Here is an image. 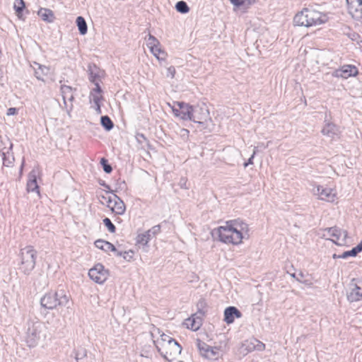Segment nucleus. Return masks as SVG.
<instances>
[{
  "instance_id": "obj_45",
  "label": "nucleus",
  "mask_w": 362,
  "mask_h": 362,
  "mask_svg": "<svg viewBox=\"0 0 362 362\" xmlns=\"http://www.w3.org/2000/svg\"><path fill=\"white\" fill-rule=\"evenodd\" d=\"M89 71H90V76H89L90 81L95 83H97L95 81L97 74L94 72V70L90 66L89 67Z\"/></svg>"
},
{
  "instance_id": "obj_32",
  "label": "nucleus",
  "mask_w": 362,
  "mask_h": 362,
  "mask_svg": "<svg viewBox=\"0 0 362 362\" xmlns=\"http://www.w3.org/2000/svg\"><path fill=\"white\" fill-rule=\"evenodd\" d=\"M13 8L16 11V15L19 18H21L22 11L25 8V2L23 0H15L13 4Z\"/></svg>"
},
{
  "instance_id": "obj_28",
  "label": "nucleus",
  "mask_w": 362,
  "mask_h": 362,
  "mask_svg": "<svg viewBox=\"0 0 362 362\" xmlns=\"http://www.w3.org/2000/svg\"><path fill=\"white\" fill-rule=\"evenodd\" d=\"M175 339L170 337V336L165 334H162L159 339L154 341V344L158 350L160 349L161 346L167 345L168 344H170L171 341H173Z\"/></svg>"
},
{
  "instance_id": "obj_42",
  "label": "nucleus",
  "mask_w": 362,
  "mask_h": 362,
  "mask_svg": "<svg viewBox=\"0 0 362 362\" xmlns=\"http://www.w3.org/2000/svg\"><path fill=\"white\" fill-rule=\"evenodd\" d=\"M257 3V0H243V6L245 8H250L252 5Z\"/></svg>"
},
{
  "instance_id": "obj_22",
  "label": "nucleus",
  "mask_w": 362,
  "mask_h": 362,
  "mask_svg": "<svg viewBox=\"0 0 362 362\" xmlns=\"http://www.w3.org/2000/svg\"><path fill=\"white\" fill-rule=\"evenodd\" d=\"M202 324V318L197 316V314L192 315L189 318L186 319L184 322V325L187 329H190L192 331H197L199 329Z\"/></svg>"
},
{
  "instance_id": "obj_25",
  "label": "nucleus",
  "mask_w": 362,
  "mask_h": 362,
  "mask_svg": "<svg viewBox=\"0 0 362 362\" xmlns=\"http://www.w3.org/2000/svg\"><path fill=\"white\" fill-rule=\"evenodd\" d=\"M61 93L65 104L66 100L71 102L74 100L73 89L71 86H61Z\"/></svg>"
},
{
  "instance_id": "obj_41",
  "label": "nucleus",
  "mask_w": 362,
  "mask_h": 362,
  "mask_svg": "<svg viewBox=\"0 0 362 362\" xmlns=\"http://www.w3.org/2000/svg\"><path fill=\"white\" fill-rule=\"evenodd\" d=\"M134 252L132 250L124 251L123 258L127 261H130L133 258Z\"/></svg>"
},
{
  "instance_id": "obj_51",
  "label": "nucleus",
  "mask_w": 362,
  "mask_h": 362,
  "mask_svg": "<svg viewBox=\"0 0 362 362\" xmlns=\"http://www.w3.org/2000/svg\"><path fill=\"white\" fill-rule=\"evenodd\" d=\"M254 157L255 156H251V157L247 160L248 163H250V165L253 164V158H254Z\"/></svg>"
},
{
  "instance_id": "obj_52",
  "label": "nucleus",
  "mask_w": 362,
  "mask_h": 362,
  "mask_svg": "<svg viewBox=\"0 0 362 362\" xmlns=\"http://www.w3.org/2000/svg\"><path fill=\"white\" fill-rule=\"evenodd\" d=\"M115 252H116V255L117 256L123 257L124 252H119V251H117V250Z\"/></svg>"
},
{
  "instance_id": "obj_9",
  "label": "nucleus",
  "mask_w": 362,
  "mask_h": 362,
  "mask_svg": "<svg viewBox=\"0 0 362 362\" xmlns=\"http://www.w3.org/2000/svg\"><path fill=\"white\" fill-rule=\"evenodd\" d=\"M180 345L174 340L167 345L161 346L158 351L168 361H173L181 354Z\"/></svg>"
},
{
  "instance_id": "obj_15",
  "label": "nucleus",
  "mask_w": 362,
  "mask_h": 362,
  "mask_svg": "<svg viewBox=\"0 0 362 362\" xmlns=\"http://www.w3.org/2000/svg\"><path fill=\"white\" fill-rule=\"evenodd\" d=\"M321 133L327 138L334 140L339 138L340 131L337 125L332 122L325 121V124L321 130Z\"/></svg>"
},
{
  "instance_id": "obj_3",
  "label": "nucleus",
  "mask_w": 362,
  "mask_h": 362,
  "mask_svg": "<svg viewBox=\"0 0 362 362\" xmlns=\"http://www.w3.org/2000/svg\"><path fill=\"white\" fill-rule=\"evenodd\" d=\"M69 298L64 290H58L56 291H50L45 294L40 299V305L42 307L53 310L58 307L69 308Z\"/></svg>"
},
{
  "instance_id": "obj_18",
  "label": "nucleus",
  "mask_w": 362,
  "mask_h": 362,
  "mask_svg": "<svg viewBox=\"0 0 362 362\" xmlns=\"http://www.w3.org/2000/svg\"><path fill=\"white\" fill-rule=\"evenodd\" d=\"M39 174V169L37 168H33L28 175V180L27 182V191L36 192L40 195L39 187L37 183V176Z\"/></svg>"
},
{
  "instance_id": "obj_19",
  "label": "nucleus",
  "mask_w": 362,
  "mask_h": 362,
  "mask_svg": "<svg viewBox=\"0 0 362 362\" xmlns=\"http://www.w3.org/2000/svg\"><path fill=\"white\" fill-rule=\"evenodd\" d=\"M108 208L115 214L122 215L126 211V206L123 201L117 195L113 194L111 204Z\"/></svg>"
},
{
  "instance_id": "obj_47",
  "label": "nucleus",
  "mask_w": 362,
  "mask_h": 362,
  "mask_svg": "<svg viewBox=\"0 0 362 362\" xmlns=\"http://www.w3.org/2000/svg\"><path fill=\"white\" fill-rule=\"evenodd\" d=\"M172 110L175 116L178 117L181 119V114H180V107L177 108L175 106L172 107Z\"/></svg>"
},
{
  "instance_id": "obj_37",
  "label": "nucleus",
  "mask_w": 362,
  "mask_h": 362,
  "mask_svg": "<svg viewBox=\"0 0 362 362\" xmlns=\"http://www.w3.org/2000/svg\"><path fill=\"white\" fill-rule=\"evenodd\" d=\"M175 8L181 13H187L189 11L187 3L183 1H178L175 5Z\"/></svg>"
},
{
  "instance_id": "obj_31",
  "label": "nucleus",
  "mask_w": 362,
  "mask_h": 362,
  "mask_svg": "<svg viewBox=\"0 0 362 362\" xmlns=\"http://www.w3.org/2000/svg\"><path fill=\"white\" fill-rule=\"evenodd\" d=\"M76 24L79 30V33L81 35H85L87 33V24L85 19L82 16H78L76 18Z\"/></svg>"
},
{
  "instance_id": "obj_17",
  "label": "nucleus",
  "mask_w": 362,
  "mask_h": 362,
  "mask_svg": "<svg viewBox=\"0 0 362 362\" xmlns=\"http://www.w3.org/2000/svg\"><path fill=\"white\" fill-rule=\"evenodd\" d=\"M351 290L347 294V298L351 302L358 301L362 299V279L357 280L351 284Z\"/></svg>"
},
{
  "instance_id": "obj_13",
  "label": "nucleus",
  "mask_w": 362,
  "mask_h": 362,
  "mask_svg": "<svg viewBox=\"0 0 362 362\" xmlns=\"http://www.w3.org/2000/svg\"><path fill=\"white\" fill-rule=\"evenodd\" d=\"M349 13L352 18L359 20L362 18V0H346Z\"/></svg>"
},
{
  "instance_id": "obj_50",
  "label": "nucleus",
  "mask_w": 362,
  "mask_h": 362,
  "mask_svg": "<svg viewBox=\"0 0 362 362\" xmlns=\"http://www.w3.org/2000/svg\"><path fill=\"white\" fill-rule=\"evenodd\" d=\"M296 280H297V281H300V282H301V281H300L298 278H296ZM302 283H303V284H305V285H308V286H311V284H311L310 282H309V281H308V280H305V281H302Z\"/></svg>"
},
{
  "instance_id": "obj_10",
  "label": "nucleus",
  "mask_w": 362,
  "mask_h": 362,
  "mask_svg": "<svg viewBox=\"0 0 362 362\" xmlns=\"http://www.w3.org/2000/svg\"><path fill=\"white\" fill-rule=\"evenodd\" d=\"M89 277L95 283L103 284L109 276V272L101 264H95L88 272Z\"/></svg>"
},
{
  "instance_id": "obj_1",
  "label": "nucleus",
  "mask_w": 362,
  "mask_h": 362,
  "mask_svg": "<svg viewBox=\"0 0 362 362\" xmlns=\"http://www.w3.org/2000/svg\"><path fill=\"white\" fill-rule=\"evenodd\" d=\"M219 240L233 245L242 243L243 239L249 238V226L240 220H231L216 229Z\"/></svg>"
},
{
  "instance_id": "obj_20",
  "label": "nucleus",
  "mask_w": 362,
  "mask_h": 362,
  "mask_svg": "<svg viewBox=\"0 0 362 362\" xmlns=\"http://www.w3.org/2000/svg\"><path fill=\"white\" fill-rule=\"evenodd\" d=\"M33 66L35 76L39 81H45L44 77L47 76L51 73V69L49 66L42 65L37 62H34Z\"/></svg>"
},
{
  "instance_id": "obj_33",
  "label": "nucleus",
  "mask_w": 362,
  "mask_h": 362,
  "mask_svg": "<svg viewBox=\"0 0 362 362\" xmlns=\"http://www.w3.org/2000/svg\"><path fill=\"white\" fill-rule=\"evenodd\" d=\"M146 45L150 50H151L153 49L154 47L160 46V42L153 35L148 34V37L146 38Z\"/></svg>"
},
{
  "instance_id": "obj_46",
  "label": "nucleus",
  "mask_w": 362,
  "mask_h": 362,
  "mask_svg": "<svg viewBox=\"0 0 362 362\" xmlns=\"http://www.w3.org/2000/svg\"><path fill=\"white\" fill-rule=\"evenodd\" d=\"M18 113V110L16 107H10L7 110L6 115L11 116Z\"/></svg>"
},
{
  "instance_id": "obj_16",
  "label": "nucleus",
  "mask_w": 362,
  "mask_h": 362,
  "mask_svg": "<svg viewBox=\"0 0 362 362\" xmlns=\"http://www.w3.org/2000/svg\"><path fill=\"white\" fill-rule=\"evenodd\" d=\"M358 70L356 66L352 65H344L341 68L335 70L332 75L337 78H347L350 76H356Z\"/></svg>"
},
{
  "instance_id": "obj_48",
  "label": "nucleus",
  "mask_w": 362,
  "mask_h": 362,
  "mask_svg": "<svg viewBox=\"0 0 362 362\" xmlns=\"http://www.w3.org/2000/svg\"><path fill=\"white\" fill-rule=\"evenodd\" d=\"M230 3L236 7L243 6V0H230Z\"/></svg>"
},
{
  "instance_id": "obj_38",
  "label": "nucleus",
  "mask_w": 362,
  "mask_h": 362,
  "mask_svg": "<svg viewBox=\"0 0 362 362\" xmlns=\"http://www.w3.org/2000/svg\"><path fill=\"white\" fill-rule=\"evenodd\" d=\"M101 124L105 127L107 130H110L113 127V122L111 121L109 117L107 116H102L101 119Z\"/></svg>"
},
{
  "instance_id": "obj_53",
  "label": "nucleus",
  "mask_w": 362,
  "mask_h": 362,
  "mask_svg": "<svg viewBox=\"0 0 362 362\" xmlns=\"http://www.w3.org/2000/svg\"><path fill=\"white\" fill-rule=\"evenodd\" d=\"M332 257L334 259H341V255H337V254H334Z\"/></svg>"
},
{
  "instance_id": "obj_39",
  "label": "nucleus",
  "mask_w": 362,
  "mask_h": 362,
  "mask_svg": "<svg viewBox=\"0 0 362 362\" xmlns=\"http://www.w3.org/2000/svg\"><path fill=\"white\" fill-rule=\"evenodd\" d=\"M103 223L104 225L107 228L108 230L110 233H115L116 228L115 225L112 223L110 218H105L103 219Z\"/></svg>"
},
{
  "instance_id": "obj_8",
  "label": "nucleus",
  "mask_w": 362,
  "mask_h": 362,
  "mask_svg": "<svg viewBox=\"0 0 362 362\" xmlns=\"http://www.w3.org/2000/svg\"><path fill=\"white\" fill-rule=\"evenodd\" d=\"M312 192L317 199L322 201L334 202L337 199L336 190L332 188L317 185L313 187Z\"/></svg>"
},
{
  "instance_id": "obj_24",
  "label": "nucleus",
  "mask_w": 362,
  "mask_h": 362,
  "mask_svg": "<svg viewBox=\"0 0 362 362\" xmlns=\"http://www.w3.org/2000/svg\"><path fill=\"white\" fill-rule=\"evenodd\" d=\"M37 15L42 18V20L48 23H52L54 20L53 12L48 8H41L38 11Z\"/></svg>"
},
{
  "instance_id": "obj_34",
  "label": "nucleus",
  "mask_w": 362,
  "mask_h": 362,
  "mask_svg": "<svg viewBox=\"0 0 362 362\" xmlns=\"http://www.w3.org/2000/svg\"><path fill=\"white\" fill-rule=\"evenodd\" d=\"M2 156L4 165L6 167L11 166L14 161V157L12 153L8 151L7 152H3Z\"/></svg>"
},
{
  "instance_id": "obj_21",
  "label": "nucleus",
  "mask_w": 362,
  "mask_h": 362,
  "mask_svg": "<svg viewBox=\"0 0 362 362\" xmlns=\"http://www.w3.org/2000/svg\"><path fill=\"white\" fill-rule=\"evenodd\" d=\"M241 313L233 306L227 308L224 311V321L227 324H231L235 321V318L241 317Z\"/></svg>"
},
{
  "instance_id": "obj_11",
  "label": "nucleus",
  "mask_w": 362,
  "mask_h": 362,
  "mask_svg": "<svg viewBox=\"0 0 362 362\" xmlns=\"http://www.w3.org/2000/svg\"><path fill=\"white\" fill-rule=\"evenodd\" d=\"M198 348L202 356L209 360L216 361L221 356V351L218 347L210 346L205 343L199 342Z\"/></svg>"
},
{
  "instance_id": "obj_7",
  "label": "nucleus",
  "mask_w": 362,
  "mask_h": 362,
  "mask_svg": "<svg viewBox=\"0 0 362 362\" xmlns=\"http://www.w3.org/2000/svg\"><path fill=\"white\" fill-rule=\"evenodd\" d=\"M190 120L200 124H207L209 122H211L209 110L207 106L202 103L192 105Z\"/></svg>"
},
{
  "instance_id": "obj_35",
  "label": "nucleus",
  "mask_w": 362,
  "mask_h": 362,
  "mask_svg": "<svg viewBox=\"0 0 362 362\" xmlns=\"http://www.w3.org/2000/svg\"><path fill=\"white\" fill-rule=\"evenodd\" d=\"M151 53L158 59L165 60L166 57V53L161 49L160 46H157L151 50Z\"/></svg>"
},
{
  "instance_id": "obj_36",
  "label": "nucleus",
  "mask_w": 362,
  "mask_h": 362,
  "mask_svg": "<svg viewBox=\"0 0 362 362\" xmlns=\"http://www.w3.org/2000/svg\"><path fill=\"white\" fill-rule=\"evenodd\" d=\"M112 196L108 194V192H107L105 194H100L98 197L99 202L101 204L106 206L107 207L110 206L111 204Z\"/></svg>"
},
{
  "instance_id": "obj_14",
  "label": "nucleus",
  "mask_w": 362,
  "mask_h": 362,
  "mask_svg": "<svg viewBox=\"0 0 362 362\" xmlns=\"http://www.w3.org/2000/svg\"><path fill=\"white\" fill-rule=\"evenodd\" d=\"M101 88L98 83H95V88L90 92L89 100L90 103H93L92 106L97 114L101 113L100 101L103 100V95L101 94Z\"/></svg>"
},
{
  "instance_id": "obj_5",
  "label": "nucleus",
  "mask_w": 362,
  "mask_h": 362,
  "mask_svg": "<svg viewBox=\"0 0 362 362\" xmlns=\"http://www.w3.org/2000/svg\"><path fill=\"white\" fill-rule=\"evenodd\" d=\"M20 257L19 269L25 274H30L35 266L37 251L33 246H26L21 250Z\"/></svg>"
},
{
  "instance_id": "obj_6",
  "label": "nucleus",
  "mask_w": 362,
  "mask_h": 362,
  "mask_svg": "<svg viewBox=\"0 0 362 362\" xmlns=\"http://www.w3.org/2000/svg\"><path fill=\"white\" fill-rule=\"evenodd\" d=\"M321 235L325 239L331 240L338 245H346L349 243L347 231L337 227L324 229Z\"/></svg>"
},
{
  "instance_id": "obj_29",
  "label": "nucleus",
  "mask_w": 362,
  "mask_h": 362,
  "mask_svg": "<svg viewBox=\"0 0 362 362\" xmlns=\"http://www.w3.org/2000/svg\"><path fill=\"white\" fill-rule=\"evenodd\" d=\"M134 140L137 144V149H144L145 147L148 146V140L142 134L136 133L134 136Z\"/></svg>"
},
{
  "instance_id": "obj_49",
  "label": "nucleus",
  "mask_w": 362,
  "mask_h": 362,
  "mask_svg": "<svg viewBox=\"0 0 362 362\" xmlns=\"http://www.w3.org/2000/svg\"><path fill=\"white\" fill-rule=\"evenodd\" d=\"M180 134L182 136H187L189 134V131L186 129H181Z\"/></svg>"
},
{
  "instance_id": "obj_44",
  "label": "nucleus",
  "mask_w": 362,
  "mask_h": 362,
  "mask_svg": "<svg viewBox=\"0 0 362 362\" xmlns=\"http://www.w3.org/2000/svg\"><path fill=\"white\" fill-rule=\"evenodd\" d=\"M175 74V69L174 66H171L167 69V76L170 77L171 78H174Z\"/></svg>"
},
{
  "instance_id": "obj_54",
  "label": "nucleus",
  "mask_w": 362,
  "mask_h": 362,
  "mask_svg": "<svg viewBox=\"0 0 362 362\" xmlns=\"http://www.w3.org/2000/svg\"><path fill=\"white\" fill-rule=\"evenodd\" d=\"M257 153V147H254L253 153H252V156H255Z\"/></svg>"
},
{
  "instance_id": "obj_12",
  "label": "nucleus",
  "mask_w": 362,
  "mask_h": 362,
  "mask_svg": "<svg viewBox=\"0 0 362 362\" xmlns=\"http://www.w3.org/2000/svg\"><path fill=\"white\" fill-rule=\"evenodd\" d=\"M265 344L255 338H251L244 341L242 344V351L244 354H247L253 351H264L265 349Z\"/></svg>"
},
{
  "instance_id": "obj_23",
  "label": "nucleus",
  "mask_w": 362,
  "mask_h": 362,
  "mask_svg": "<svg viewBox=\"0 0 362 362\" xmlns=\"http://www.w3.org/2000/svg\"><path fill=\"white\" fill-rule=\"evenodd\" d=\"M176 105L180 107L181 119L190 120L192 105L184 102H177Z\"/></svg>"
},
{
  "instance_id": "obj_55",
  "label": "nucleus",
  "mask_w": 362,
  "mask_h": 362,
  "mask_svg": "<svg viewBox=\"0 0 362 362\" xmlns=\"http://www.w3.org/2000/svg\"><path fill=\"white\" fill-rule=\"evenodd\" d=\"M249 165H250V163H248V162L245 163H244V167H245V168H246V167H247Z\"/></svg>"
},
{
  "instance_id": "obj_27",
  "label": "nucleus",
  "mask_w": 362,
  "mask_h": 362,
  "mask_svg": "<svg viewBox=\"0 0 362 362\" xmlns=\"http://www.w3.org/2000/svg\"><path fill=\"white\" fill-rule=\"evenodd\" d=\"M362 251V241L351 250L344 252L341 254V259H347L349 257H356Z\"/></svg>"
},
{
  "instance_id": "obj_30",
  "label": "nucleus",
  "mask_w": 362,
  "mask_h": 362,
  "mask_svg": "<svg viewBox=\"0 0 362 362\" xmlns=\"http://www.w3.org/2000/svg\"><path fill=\"white\" fill-rule=\"evenodd\" d=\"M150 240L151 235H149V232L146 231L137 235L136 244H139L141 245H147Z\"/></svg>"
},
{
  "instance_id": "obj_40",
  "label": "nucleus",
  "mask_w": 362,
  "mask_h": 362,
  "mask_svg": "<svg viewBox=\"0 0 362 362\" xmlns=\"http://www.w3.org/2000/svg\"><path fill=\"white\" fill-rule=\"evenodd\" d=\"M100 162L103 165L104 171L107 173H110L112 170V168L109 164L107 163V160L105 158H102Z\"/></svg>"
},
{
  "instance_id": "obj_43",
  "label": "nucleus",
  "mask_w": 362,
  "mask_h": 362,
  "mask_svg": "<svg viewBox=\"0 0 362 362\" xmlns=\"http://www.w3.org/2000/svg\"><path fill=\"white\" fill-rule=\"evenodd\" d=\"M160 226L159 225L154 226L150 230H147V232H149V235H151L152 233L154 235L158 234V233H160Z\"/></svg>"
},
{
  "instance_id": "obj_2",
  "label": "nucleus",
  "mask_w": 362,
  "mask_h": 362,
  "mask_svg": "<svg viewBox=\"0 0 362 362\" xmlns=\"http://www.w3.org/2000/svg\"><path fill=\"white\" fill-rule=\"evenodd\" d=\"M328 18L325 13L311 8H303L293 18L294 25L313 27L325 23Z\"/></svg>"
},
{
  "instance_id": "obj_4",
  "label": "nucleus",
  "mask_w": 362,
  "mask_h": 362,
  "mask_svg": "<svg viewBox=\"0 0 362 362\" xmlns=\"http://www.w3.org/2000/svg\"><path fill=\"white\" fill-rule=\"evenodd\" d=\"M47 329L45 325L40 320L29 322L26 333V342L28 346L34 347L44 341L47 337Z\"/></svg>"
},
{
  "instance_id": "obj_26",
  "label": "nucleus",
  "mask_w": 362,
  "mask_h": 362,
  "mask_svg": "<svg viewBox=\"0 0 362 362\" xmlns=\"http://www.w3.org/2000/svg\"><path fill=\"white\" fill-rule=\"evenodd\" d=\"M95 245L96 247L103 250L104 251H116L115 247L111 244L110 243L103 240H98L95 242Z\"/></svg>"
}]
</instances>
